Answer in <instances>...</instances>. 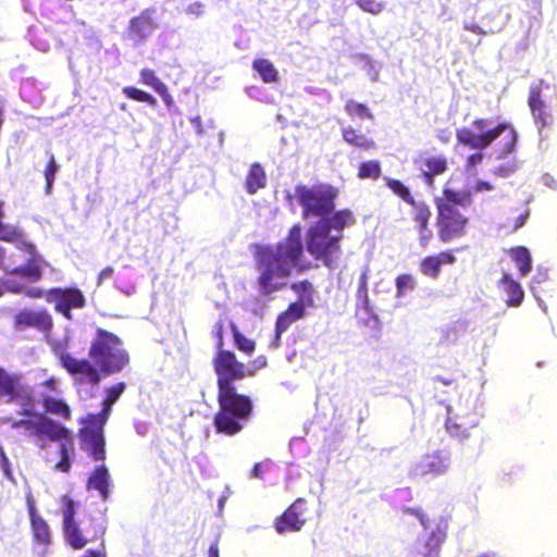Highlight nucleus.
Instances as JSON below:
<instances>
[{
    "mask_svg": "<svg viewBox=\"0 0 557 557\" xmlns=\"http://www.w3.org/2000/svg\"><path fill=\"white\" fill-rule=\"evenodd\" d=\"M212 367L216 376L219 406L213 416V425L216 433L234 436L243 431L253 410L250 397L238 393L236 382L255 375V371L239 361L232 350L216 351Z\"/></svg>",
    "mask_w": 557,
    "mask_h": 557,
    "instance_id": "nucleus-1",
    "label": "nucleus"
},
{
    "mask_svg": "<svg viewBox=\"0 0 557 557\" xmlns=\"http://www.w3.org/2000/svg\"><path fill=\"white\" fill-rule=\"evenodd\" d=\"M304 253L302 227L299 223L290 226L287 235L275 245L255 244L252 257L258 274L253 287L257 293L272 299L274 294L284 290L294 271L302 273L310 268L302 263Z\"/></svg>",
    "mask_w": 557,
    "mask_h": 557,
    "instance_id": "nucleus-2",
    "label": "nucleus"
},
{
    "mask_svg": "<svg viewBox=\"0 0 557 557\" xmlns=\"http://www.w3.org/2000/svg\"><path fill=\"white\" fill-rule=\"evenodd\" d=\"M54 355L61 366L72 375L82 374L86 382L97 385L101 374L110 375L121 372L129 362V356L123 347L122 339L103 329H97L88 349V359H77L64 347L55 346Z\"/></svg>",
    "mask_w": 557,
    "mask_h": 557,
    "instance_id": "nucleus-3",
    "label": "nucleus"
},
{
    "mask_svg": "<svg viewBox=\"0 0 557 557\" xmlns=\"http://www.w3.org/2000/svg\"><path fill=\"white\" fill-rule=\"evenodd\" d=\"M491 121L484 117H476L472 121V128L462 127L457 129V141L466 147L476 150H484L498 140L495 146L497 159H506L515 152L518 144V132L509 122H499L488 127ZM483 161V153L476 151L467 158L468 166H475Z\"/></svg>",
    "mask_w": 557,
    "mask_h": 557,
    "instance_id": "nucleus-4",
    "label": "nucleus"
},
{
    "mask_svg": "<svg viewBox=\"0 0 557 557\" xmlns=\"http://www.w3.org/2000/svg\"><path fill=\"white\" fill-rule=\"evenodd\" d=\"M434 203L438 240L442 244H449L466 237L470 230L471 218L468 209L473 203L472 194L445 187L442 196L434 199Z\"/></svg>",
    "mask_w": 557,
    "mask_h": 557,
    "instance_id": "nucleus-5",
    "label": "nucleus"
},
{
    "mask_svg": "<svg viewBox=\"0 0 557 557\" xmlns=\"http://www.w3.org/2000/svg\"><path fill=\"white\" fill-rule=\"evenodd\" d=\"M125 388L124 382L112 385L107 389V397L102 400L101 410L79 419L82 425L77 432L79 446L94 461L106 459L104 425L111 414L112 406L119 400Z\"/></svg>",
    "mask_w": 557,
    "mask_h": 557,
    "instance_id": "nucleus-6",
    "label": "nucleus"
},
{
    "mask_svg": "<svg viewBox=\"0 0 557 557\" xmlns=\"http://www.w3.org/2000/svg\"><path fill=\"white\" fill-rule=\"evenodd\" d=\"M62 512V531L66 544L73 549H83L89 543L103 542L106 527L92 516L82 521L76 519L77 503L69 495L60 497Z\"/></svg>",
    "mask_w": 557,
    "mask_h": 557,
    "instance_id": "nucleus-7",
    "label": "nucleus"
},
{
    "mask_svg": "<svg viewBox=\"0 0 557 557\" xmlns=\"http://www.w3.org/2000/svg\"><path fill=\"white\" fill-rule=\"evenodd\" d=\"M4 203L0 201V242L14 244L18 250L28 255L27 262L13 267L11 272L33 283L40 281L45 263L42 256L37 251L36 246L25 238L23 230L4 223Z\"/></svg>",
    "mask_w": 557,
    "mask_h": 557,
    "instance_id": "nucleus-8",
    "label": "nucleus"
},
{
    "mask_svg": "<svg viewBox=\"0 0 557 557\" xmlns=\"http://www.w3.org/2000/svg\"><path fill=\"white\" fill-rule=\"evenodd\" d=\"M401 512L416 517L425 531L416 541L411 557H441L442 545L448 536V520L445 517L431 520L421 507H404Z\"/></svg>",
    "mask_w": 557,
    "mask_h": 557,
    "instance_id": "nucleus-9",
    "label": "nucleus"
},
{
    "mask_svg": "<svg viewBox=\"0 0 557 557\" xmlns=\"http://www.w3.org/2000/svg\"><path fill=\"white\" fill-rule=\"evenodd\" d=\"M295 196L302 209L304 219H323L334 211L338 189L323 182L313 185L298 184L295 186Z\"/></svg>",
    "mask_w": 557,
    "mask_h": 557,
    "instance_id": "nucleus-10",
    "label": "nucleus"
},
{
    "mask_svg": "<svg viewBox=\"0 0 557 557\" xmlns=\"http://www.w3.org/2000/svg\"><path fill=\"white\" fill-rule=\"evenodd\" d=\"M343 234H332L319 220L307 230L306 249L314 260L333 268L342 255Z\"/></svg>",
    "mask_w": 557,
    "mask_h": 557,
    "instance_id": "nucleus-11",
    "label": "nucleus"
},
{
    "mask_svg": "<svg viewBox=\"0 0 557 557\" xmlns=\"http://www.w3.org/2000/svg\"><path fill=\"white\" fill-rule=\"evenodd\" d=\"M22 407L21 414L26 418L15 420L11 426L13 429H24L26 436L39 449L48 447V438L57 436L55 430H59V422L52 420L45 413L35 412V398L32 394V404H18Z\"/></svg>",
    "mask_w": 557,
    "mask_h": 557,
    "instance_id": "nucleus-12",
    "label": "nucleus"
},
{
    "mask_svg": "<svg viewBox=\"0 0 557 557\" xmlns=\"http://www.w3.org/2000/svg\"><path fill=\"white\" fill-rule=\"evenodd\" d=\"M50 295L54 311L62 314L66 320L73 319V309H83L87 304L84 293L75 286L52 287Z\"/></svg>",
    "mask_w": 557,
    "mask_h": 557,
    "instance_id": "nucleus-13",
    "label": "nucleus"
},
{
    "mask_svg": "<svg viewBox=\"0 0 557 557\" xmlns=\"http://www.w3.org/2000/svg\"><path fill=\"white\" fill-rule=\"evenodd\" d=\"M0 399L11 404H32V389L22 383L20 375L0 367Z\"/></svg>",
    "mask_w": 557,
    "mask_h": 557,
    "instance_id": "nucleus-14",
    "label": "nucleus"
},
{
    "mask_svg": "<svg viewBox=\"0 0 557 557\" xmlns=\"http://www.w3.org/2000/svg\"><path fill=\"white\" fill-rule=\"evenodd\" d=\"M307 499L298 497L281 516L275 518V531L280 534L300 531L307 522Z\"/></svg>",
    "mask_w": 557,
    "mask_h": 557,
    "instance_id": "nucleus-15",
    "label": "nucleus"
},
{
    "mask_svg": "<svg viewBox=\"0 0 557 557\" xmlns=\"http://www.w3.org/2000/svg\"><path fill=\"white\" fill-rule=\"evenodd\" d=\"M13 324L16 330L36 329L49 334L53 329V319L46 309H23L14 314Z\"/></svg>",
    "mask_w": 557,
    "mask_h": 557,
    "instance_id": "nucleus-16",
    "label": "nucleus"
},
{
    "mask_svg": "<svg viewBox=\"0 0 557 557\" xmlns=\"http://www.w3.org/2000/svg\"><path fill=\"white\" fill-rule=\"evenodd\" d=\"M154 14L156 10L148 8L132 17L126 28L128 38L136 44L146 41L158 27Z\"/></svg>",
    "mask_w": 557,
    "mask_h": 557,
    "instance_id": "nucleus-17",
    "label": "nucleus"
},
{
    "mask_svg": "<svg viewBox=\"0 0 557 557\" xmlns=\"http://www.w3.org/2000/svg\"><path fill=\"white\" fill-rule=\"evenodd\" d=\"M479 425V414L474 411L466 413L453 412L448 408V417L445 422L447 432L460 441L471 436V432Z\"/></svg>",
    "mask_w": 557,
    "mask_h": 557,
    "instance_id": "nucleus-18",
    "label": "nucleus"
},
{
    "mask_svg": "<svg viewBox=\"0 0 557 557\" xmlns=\"http://www.w3.org/2000/svg\"><path fill=\"white\" fill-rule=\"evenodd\" d=\"M542 85L543 81L532 84L529 90L528 104L535 124L541 131L544 127H549L554 123V116L549 107L542 99Z\"/></svg>",
    "mask_w": 557,
    "mask_h": 557,
    "instance_id": "nucleus-19",
    "label": "nucleus"
},
{
    "mask_svg": "<svg viewBox=\"0 0 557 557\" xmlns=\"http://www.w3.org/2000/svg\"><path fill=\"white\" fill-rule=\"evenodd\" d=\"M55 434L57 436L48 438V444L60 443L58 449L60 460L55 463L54 468L63 473H69L72 467L71 456L74 454V435L69 428L61 423L59 424V430H55Z\"/></svg>",
    "mask_w": 557,
    "mask_h": 557,
    "instance_id": "nucleus-20",
    "label": "nucleus"
},
{
    "mask_svg": "<svg viewBox=\"0 0 557 557\" xmlns=\"http://www.w3.org/2000/svg\"><path fill=\"white\" fill-rule=\"evenodd\" d=\"M26 507L30 522L33 540L37 545L47 547L51 544V530L48 522L38 513L36 503L29 493L26 497Z\"/></svg>",
    "mask_w": 557,
    "mask_h": 557,
    "instance_id": "nucleus-21",
    "label": "nucleus"
},
{
    "mask_svg": "<svg viewBox=\"0 0 557 557\" xmlns=\"http://www.w3.org/2000/svg\"><path fill=\"white\" fill-rule=\"evenodd\" d=\"M306 315V310L299 304H289L288 307L278 313L275 320L273 347H278L282 335L297 321Z\"/></svg>",
    "mask_w": 557,
    "mask_h": 557,
    "instance_id": "nucleus-22",
    "label": "nucleus"
},
{
    "mask_svg": "<svg viewBox=\"0 0 557 557\" xmlns=\"http://www.w3.org/2000/svg\"><path fill=\"white\" fill-rule=\"evenodd\" d=\"M448 457L442 451H433L425 454L416 465L414 472L417 475H440L448 470Z\"/></svg>",
    "mask_w": 557,
    "mask_h": 557,
    "instance_id": "nucleus-23",
    "label": "nucleus"
},
{
    "mask_svg": "<svg viewBox=\"0 0 557 557\" xmlns=\"http://www.w3.org/2000/svg\"><path fill=\"white\" fill-rule=\"evenodd\" d=\"M457 259L450 250H444L436 255L424 257L419 264L420 272L432 278H438L441 274V268L444 264H454Z\"/></svg>",
    "mask_w": 557,
    "mask_h": 557,
    "instance_id": "nucleus-24",
    "label": "nucleus"
},
{
    "mask_svg": "<svg viewBox=\"0 0 557 557\" xmlns=\"http://www.w3.org/2000/svg\"><path fill=\"white\" fill-rule=\"evenodd\" d=\"M497 286L499 290L507 296L505 304L509 308H518L522 305L524 299V290L521 284L512 278L508 273H504L498 280Z\"/></svg>",
    "mask_w": 557,
    "mask_h": 557,
    "instance_id": "nucleus-25",
    "label": "nucleus"
},
{
    "mask_svg": "<svg viewBox=\"0 0 557 557\" xmlns=\"http://www.w3.org/2000/svg\"><path fill=\"white\" fill-rule=\"evenodd\" d=\"M139 82L151 87L158 95H160L168 109H172L175 106L174 98L166 84L158 77L154 70L149 67L141 69L139 72Z\"/></svg>",
    "mask_w": 557,
    "mask_h": 557,
    "instance_id": "nucleus-26",
    "label": "nucleus"
},
{
    "mask_svg": "<svg viewBox=\"0 0 557 557\" xmlns=\"http://www.w3.org/2000/svg\"><path fill=\"white\" fill-rule=\"evenodd\" d=\"M87 490L98 491L100 497L107 500L110 496V474L107 466L100 465L90 473L87 483Z\"/></svg>",
    "mask_w": 557,
    "mask_h": 557,
    "instance_id": "nucleus-27",
    "label": "nucleus"
},
{
    "mask_svg": "<svg viewBox=\"0 0 557 557\" xmlns=\"http://www.w3.org/2000/svg\"><path fill=\"white\" fill-rule=\"evenodd\" d=\"M325 226L334 231V234H343L345 227L352 226L356 223V218L350 209H342L333 211L331 214L319 219Z\"/></svg>",
    "mask_w": 557,
    "mask_h": 557,
    "instance_id": "nucleus-28",
    "label": "nucleus"
},
{
    "mask_svg": "<svg viewBox=\"0 0 557 557\" xmlns=\"http://www.w3.org/2000/svg\"><path fill=\"white\" fill-rule=\"evenodd\" d=\"M422 178L428 186L433 185L434 177L447 171V160L443 156H429L421 160Z\"/></svg>",
    "mask_w": 557,
    "mask_h": 557,
    "instance_id": "nucleus-29",
    "label": "nucleus"
},
{
    "mask_svg": "<svg viewBox=\"0 0 557 557\" xmlns=\"http://www.w3.org/2000/svg\"><path fill=\"white\" fill-rule=\"evenodd\" d=\"M265 185L267 174L263 166L258 162L252 163L245 180L246 191L249 195H255L258 190L264 188Z\"/></svg>",
    "mask_w": 557,
    "mask_h": 557,
    "instance_id": "nucleus-30",
    "label": "nucleus"
},
{
    "mask_svg": "<svg viewBox=\"0 0 557 557\" xmlns=\"http://www.w3.org/2000/svg\"><path fill=\"white\" fill-rule=\"evenodd\" d=\"M289 287L297 295V300L293 304H300L305 310L314 305V287L309 280L294 282Z\"/></svg>",
    "mask_w": 557,
    "mask_h": 557,
    "instance_id": "nucleus-31",
    "label": "nucleus"
},
{
    "mask_svg": "<svg viewBox=\"0 0 557 557\" xmlns=\"http://www.w3.org/2000/svg\"><path fill=\"white\" fill-rule=\"evenodd\" d=\"M343 139L357 148L363 150H372L376 148V144L372 138L367 137L364 134L358 132L352 126L342 128Z\"/></svg>",
    "mask_w": 557,
    "mask_h": 557,
    "instance_id": "nucleus-32",
    "label": "nucleus"
},
{
    "mask_svg": "<svg viewBox=\"0 0 557 557\" xmlns=\"http://www.w3.org/2000/svg\"><path fill=\"white\" fill-rule=\"evenodd\" d=\"M412 208V221L417 224L418 231H428L432 216L430 206L423 200L413 199L412 203H408Z\"/></svg>",
    "mask_w": 557,
    "mask_h": 557,
    "instance_id": "nucleus-33",
    "label": "nucleus"
},
{
    "mask_svg": "<svg viewBox=\"0 0 557 557\" xmlns=\"http://www.w3.org/2000/svg\"><path fill=\"white\" fill-rule=\"evenodd\" d=\"M41 404L47 413L61 417L64 420H71L72 410L63 399L45 396Z\"/></svg>",
    "mask_w": 557,
    "mask_h": 557,
    "instance_id": "nucleus-34",
    "label": "nucleus"
},
{
    "mask_svg": "<svg viewBox=\"0 0 557 557\" xmlns=\"http://www.w3.org/2000/svg\"><path fill=\"white\" fill-rule=\"evenodd\" d=\"M509 256L515 261L521 276L528 275L532 270V258L528 248L517 246L509 250Z\"/></svg>",
    "mask_w": 557,
    "mask_h": 557,
    "instance_id": "nucleus-35",
    "label": "nucleus"
},
{
    "mask_svg": "<svg viewBox=\"0 0 557 557\" xmlns=\"http://www.w3.org/2000/svg\"><path fill=\"white\" fill-rule=\"evenodd\" d=\"M252 69L260 75L264 83L271 84L278 82V72L268 59L259 58L253 60Z\"/></svg>",
    "mask_w": 557,
    "mask_h": 557,
    "instance_id": "nucleus-36",
    "label": "nucleus"
},
{
    "mask_svg": "<svg viewBox=\"0 0 557 557\" xmlns=\"http://www.w3.org/2000/svg\"><path fill=\"white\" fill-rule=\"evenodd\" d=\"M382 168L377 160L362 161L357 168V177L359 180H372L375 181L381 177Z\"/></svg>",
    "mask_w": 557,
    "mask_h": 557,
    "instance_id": "nucleus-37",
    "label": "nucleus"
},
{
    "mask_svg": "<svg viewBox=\"0 0 557 557\" xmlns=\"http://www.w3.org/2000/svg\"><path fill=\"white\" fill-rule=\"evenodd\" d=\"M122 92L126 98L137 102L146 103L149 107L156 108L158 104L157 99L151 94L137 87L125 86L122 88Z\"/></svg>",
    "mask_w": 557,
    "mask_h": 557,
    "instance_id": "nucleus-38",
    "label": "nucleus"
},
{
    "mask_svg": "<svg viewBox=\"0 0 557 557\" xmlns=\"http://www.w3.org/2000/svg\"><path fill=\"white\" fill-rule=\"evenodd\" d=\"M384 181L386 186L395 196L399 197L407 205L413 202L414 197L412 196L409 187L406 186L401 181L388 176H385Z\"/></svg>",
    "mask_w": 557,
    "mask_h": 557,
    "instance_id": "nucleus-39",
    "label": "nucleus"
},
{
    "mask_svg": "<svg viewBox=\"0 0 557 557\" xmlns=\"http://www.w3.org/2000/svg\"><path fill=\"white\" fill-rule=\"evenodd\" d=\"M357 307H361L364 310L369 309V296H368V275L363 272L358 281V287L356 292Z\"/></svg>",
    "mask_w": 557,
    "mask_h": 557,
    "instance_id": "nucleus-40",
    "label": "nucleus"
},
{
    "mask_svg": "<svg viewBox=\"0 0 557 557\" xmlns=\"http://www.w3.org/2000/svg\"><path fill=\"white\" fill-rule=\"evenodd\" d=\"M345 111L350 116L373 120V114L366 104L356 102L355 100L351 99L346 101Z\"/></svg>",
    "mask_w": 557,
    "mask_h": 557,
    "instance_id": "nucleus-41",
    "label": "nucleus"
},
{
    "mask_svg": "<svg viewBox=\"0 0 557 557\" xmlns=\"http://www.w3.org/2000/svg\"><path fill=\"white\" fill-rule=\"evenodd\" d=\"M59 170V164L57 163L54 156L52 153L49 154L47 165L44 170V176L46 180V193L50 194L52 189V185L55 178V174Z\"/></svg>",
    "mask_w": 557,
    "mask_h": 557,
    "instance_id": "nucleus-42",
    "label": "nucleus"
},
{
    "mask_svg": "<svg viewBox=\"0 0 557 557\" xmlns=\"http://www.w3.org/2000/svg\"><path fill=\"white\" fill-rule=\"evenodd\" d=\"M234 342L235 346L244 351L247 355H251L255 351L256 343L243 335L235 326H234Z\"/></svg>",
    "mask_w": 557,
    "mask_h": 557,
    "instance_id": "nucleus-43",
    "label": "nucleus"
},
{
    "mask_svg": "<svg viewBox=\"0 0 557 557\" xmlns=\"http://www.w3.org/2000/svg\"><path fill=\"white\" fill-rule=\"evenodd\" d=\"M414 286V280L410 274H400L396 277V289L398 297H401L407 290H412Z\"/></svg>",
    "mask_w": 557,
    "mask_h": 557,
    "instance_id": "nucleus-44",
    "label": "nucleus"
},
{
    "mask_svg": "<svg viewBox=\"0 0 557 557\" xmlns=\"http://www.w3.org/2000/svg\"><path fill=\"white\" fill-rule=\"evenodd\" d=\"M52 292V288H49L47 290L40 288V287H29V288H24L22 286V292L21 293H24L28 298H32V299H40V298H44L48 304H51V295L50 293Z\"/></svg>",
    "mask_w": 557,
    "mask_h": 557,
    "instance_id": "nucleus-45",
    "label": "nucleus"
},
{
    "mask_svg": "<svg viewBox=\"0 0 557 557\" xmlns=\"http://www.w3.org/2000/svg\"><path fill=\"white\" fill-rule=\"evenodd\" d=\"M212 333L215 338L216 351L225 350L224 349V322L222 320H219L214 323Z\"/></svg>",
    "mask_w": 557,
    "mask_h": 557,
    "instance_id": "nucleus-46",
    "label": "nucleus"
},
{
    "mask_svg": "<svg viewBox=\"0 0 557 557\" xmlns=\"http://www.w3.org/2000/svg\"><path fill=\"white\" fill-rule=\"evenodd\" d=\"M358 4L363 11L372 14H379L384 9L383 3L375 0H358Z\"/></svg>",
    "mask_w": 557,
    "mask_h": 557,
    "instance_id": "nucleus-47",
    "label": "nucleus"
},
{
    "mask_svg": "<svg viewBox=\"0 0 557 557\" xmlns=\"http://www.w3.org/2000/svg\"><path fill=\"white\" fill-rule=\"evenodd\" d=\"M22 286L18 283H10L2 278H0V298L5 295V293L11 294H21Z\"/></svg>",
    "mask_w": 557,
    "mask_h": 557,
    "instance_id": "nucleus-48",
    "label": "nucleus"
},
{
    "mask_svg": "<svg viewBox=\"0 0 557 557\" xmlns=\"http://www.w3.org/2000/svg\"><path fill=\"white\" fill-rule=\"evenodd\" d=\"M0 468L7 479L13 480V473L11 470L10 460H9L3 447H1V446H0Z\"/></svg>",
    "mask_w": 557,
    "mask_h": 557,
    "instance_id": "nucleus-49",
    "label": "nucleus"
},
{
    "mask_svg": "<svg viewBox=\"0 0 557 557\" xmlns=\"http://www.w3.org/2000/svg\"><path fill=\"white\" fill-rule=\"evenodd\" d=\"M517 164L512 163V164H503V165H498L494 169L493 173L497 176H500V177H508L510 176L511 174H513L517 170Z\"/></svg>",
    "mask_w": 557,
    "mask_h": 557,
    "instance_id": "nucleus-50",
    "label": "nucleus"
},
{
    "mask_svg": "<svg viewBox=\"0 0 557 557\" xmlns=\"http://www.w3.org/2000/svg\"><path fill=\"white\" fill-rule=\"evenodd\" d=\"M530 215V212L529 210H525L524 212H522L521 214H519L511 223V230L512 231H517L518 228L522 227Z\"/></svg>",
    "mask_w": 557,
    "mask_h": 557,
    "instance_id": "nucleus-51",
    "label": "nucleus"
},
{
    "mask_svg": "<svg viewBox=\"0 0 557 557\" xmlns=\"http://www.w3.org/2000/svg\"><path fill=\"white\" fill-rule=\"evenodd\" d=\"M114 273V269L110 265L103 268L97 276V285L100 286L102 283L110 278Z\"/></svg>",
    "mask_w": 557,
    "mask_h": 557,
    "instance_id": "nucleus-52",
    "label": "nucleus"
},
{
    "mask_svg": "<svg viewBox=\"0 0 557 557\" xmlns=\"http://www.w3.org/2000/svg\"><path fill=\"white\" fill-rule=\"evenodd\" d=\"M5 260H7V250L4 247H2L0 245V271L5 272L11 275H15L14 273L11 272L13 270V268L7 267Z\"/></svg>",
    "mask_w": 557,
    "mask_h": 557,
    "instance_id": "nucleus-53",
    "label": "nucleus"
},
{
    "mask_svg": "<svg viewBox=\"0 0 557 557\" xmlns=\"http://www.w3.org/2000/svg\"><path fill=\"white\" fill-rule=\"evenodd\" d=\"M419 232V242L422 247H426L432 238V233L430 231V226L428 231H418Z\"/></svg>",
    "mask_w": 557,
    "mask_h": 557,
    "instance_id": "nucleus-54",
    "label": "nucleus"
},
{
    "mask_svg": "<svg viewBox=\"0 0 557 557\" xmlns=\"http://www.w3.org/2000/svg\"><path fill=\"white\" fill-rule=\"evenodd\" d=\"M473 188H474V191L482 193V191H485V190L494 189V186L491 183L486 182V181H478Z\"/></svg>",
    "mask_w": 557,
    "mask_h": 557,
    "instance_id": "nucleus-55",
    "label": "nucleus"
},
{
    "mask_svg": "<svg viewBox=\"0 0 557 557\" xmlns=\"http://www.w3.org/2000/svg\"><path fill=\"white\" fill-rule=\"evenodd\" d=\"M250 475L252 478H255V479H259V480L263 479V466H262V462L255 463V466L252 467V469L250 471Z\"/></svg>",
    "mask_w": 557,
    "mask_h": 557,
    "instance_id": "nucleus-56",
    "label": "nucleus"
},
{
    "mask_svg": "<svg viewBox=\"0 0 557 557\" xmlns=\"http://www.w3.org/2000/svg\"><path fill=\"white\" fill-rule=\"evenodd\" d=\"M187 12L195 15H200L202 13V4L198 1L190 3L187 8Z\"/></svg>",
    "mask_w": 557,
    "mask_h": 557,
    "instance_id": "nucleus-57",
    "label": "nucleus"
},
{
    "mask_svg": "<svg viewBox=\"0 0 557 557\" xmlns=\"http://www.w3.org/2000/svg\"><path fill=\"white\" fill-rule=\"evenodd\" d=\"M42 386L47 387L48 389L54 392L57 389V385H58V381L55 377L51 376L47 380H45L42 383H41Z\"/></svg>",
    "mask_w": 557,
    "mask_h": 557,
    "instance_id": "nucleus-58",
    "label": "nucleus"
},
{
    "mask_svg": "<svg viewBox=\"0 0 557 557\" xmlns=\"http://www.w3.org/2000/svg\"><path fill=\"white\" fill-rule=\"evenodd\" d=\"M208 557H220L219 554V541L215 540L208 549Z\"/></svg>",
    "mask_w": 557,
    "mask_h": 557,
    "instance_id": "nucleus-59",
    "label": "nucleus"
},
{
    "mask_svg": "<svg viewBox=\"0 0 557 557\" xmlns=\"http://www.w3.org/2000/svg\"><path fill=\"white\" fill-rule=\"evenodd\" d=\"M435 382H438V383H442L443 385H451L453 383L456 382V380L454 377H445V376H442V375H436L434 379H433Z\"/></svg>",
    "mask_w": 557,
    "mask_h": 557,
    "instance_id": "nucleus-60",
    "label": "nucleus"
},
{
    "mask_svg": "<svg viewBox=\"0 0 557 557\" xmlns=\"http://www.w3.org/2000/svg\"><path fill=\"white\" fill-rule=\"evenodd\" d=\"M82 557H106L104 550L88 549Z\"/></svg>",
    "mask_w": 557,
    "mask_h": 557,
    "instance_id": "nucleus-61",
    "label": "nucleus"
},
{
    "mask_svg": "<svg viewBox=\"0 0 557 557\" xmlns=\"http://www.w3.org/2000/svg\"><path fill=\"white\" fill-rule=\"evenodd\" d=\"M466 28L476 34H484V32H482L481 27L478 25L466 26Z\"/></svg>",
    "mask_w": 557,
    "mask_h": 557,
    "instance_id": "nucleus-62",
    "label": "nucleus"
},
{
    "mask_svg": "<svg viewBox=\"0 0 557 557\" xmlns=\"http://www.w3.org/2000/svg\"><path fill=\"white\" fill-rule=\"evenodd\" d=\"M121 109H122V110H125V109H126V106H125V104H121Z\"/></svg>",
    "mask_w": 557,
    "mask_h": 557,
    "instance_id": "nucleus-63",
    "label": "nucleus"
}]
</instances>
